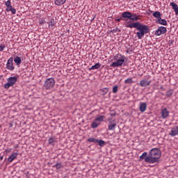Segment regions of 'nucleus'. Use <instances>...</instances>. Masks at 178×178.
<instances>
[{"label": "nucleus", "mask_w": 178, "mask_h": 178, "mask_svg": "<svg viewBox=\"0 0 178 178\" xmlns=\"http://www.w3.org/2000/svg\"><path fill=\"white\" fill-rule=\"evenodd\" d=\"M126 27H128L129 29H136V30H138L136 33V35L139 40H141L143 38V36L145 34H147V33L149 32V28L147 25H143L140 22H134L131 24H129L126 26Z\"/></svg>", "instance_id": "1"}, {"label": "nucleus", "mask_w": 178, "mask_h": 178, "mask_svg": "<svg viewBox=\"0 0 178 178\" xmlns=\"http://www.w3.org/2000/svg\"><path fill=\"white\" fill-rule=\"evenodd\" d=\"M161 155L162 152L159 148H153L149 152L148 156L145 158V162H147V163L159 162Z\"/></svg>", "instance_id": "2"}, {"label": "nucleus", "mask_w": 178, "mask_h": 178, "mask_svg": "<svg viewBox=\"0 0 178 178\" xmlns=\"http://www.w3.org/2000/svg\"><path fill=\"white\" fill-rule=\"evenodd\" d=\"M115 62H113L110 66L111 67H119L122 66L124 61L126 60V57L122 54H118L114 57Z\"/></svg>", "instance_id": "3"}, {"label": "nucleus", "mask_w": 178, "mask_h": 178, "mask_svg": "<svg viewBox=\"0 0 178 178\" xmlns=\"http://www.w3.org/2000/svg\"><path fill=\"white\" fill-rule=\"evenodd\" d=\"M55 86V79L54 78H48L45 80L43 88L45 90H52Z\"/></svg>", "instance_id": "4"}, {"label": "nucleus", "mask_w": 178, "mask_h": 178, "mask_svg": "<svg viewBox=\"0 0 178 178\" xmlns=\"http://www.w3.org/2000/svg\"><path fill=\"white\" fill-rule=\"evenodd\" d=\"M7 83L3 85L4 88L9 90L10 87H13L17 83V76H10L7 79Z\"/></svg>", "instance_id": "5"}, {"label": "nucleus", "mask_w": 178, "mask_h": 178, "mask_svg": "<svg viewBox=\"0 0 178 178\" xmlns=\"http://www.w3.org/2000/svg\"><path fill=\"white\" fill-rule=\"evenodd\" d=\"M5 5L6 6V11L7 12H11L13 15H15L16 13V9H15L11 4L10 0H8L5 2Z\"/></svg>", "instance_id": "6"}, {"label": "nucleus", "mask_w": 178, "mask_h": 178, "mask_svg": "<svg viewBox=\"0 0 178 178\" xmlns=\"http://www.w3.org/2000/svg\"><path fill=\"white\" fill-rule=\"evenodd\" d=\"M6 69L8 70H15V65H13V58L10 57L6 63Z\"/></svg>", "instance_id": "7"}, {"label": "nucleus", "mask_w": 178, "mask_h": 178, "mask_svg": "<svg viewBox=\"0 0 178 178\" xmlns=\"http://www.w3.org/2000/svg\"><path fill=\"white\" fill-rule=\"evenodd\" d=\"M166 27L165 26H159L158 30L155 31V35H162L166 33Z\"/></svg>", "instance_id": "8"}, {"label": "nucleus", "mask_w": 178, "mask_h": 178, "mask_svg": "<svg viewBox=\"0 0 178 178\" xmlns=\"http://www.w3.org/2000/svg\"><path fill=\"white\" fill-rule=\"evenodd\" d=\"M151 84V81L147 79H142L140 81L139 86L140 87H148Z\"/></svg>", "instance_id": "9"}, {"label": "nucleus", "mask_w": 178, "mask_h": 178, "mask_svg": "<svg viewBox=\"0 0 178 178\" xmlns=\"http://www.w3.org/2000/svg\"><path fill=\"white\" fill-rule=\"evenodd\" d=\"M161 114L162 119H166L167 118H169V111H168V108H166L161 110Z\"/></svg>", "instance_id": "10"}, {"label": "nucleus", "mask_w": 178, "mask_h": 178, "mask_svg": "<svg viewBox=\"0 0 178 178\" xmlns=\"http://www.w3.org/2000/svg\"><path fill=\"white\" fill-rule=\"evenodd\" d=\"M177 134H178V127L175 126L171 128V131L169 135L171 136V137H175V136H177Z\"/></svg>", "instance_id": "11"}, {"label": "nucleus", "mask_w": 178, "mask_h": 178, "mask_svg": "<svg viewBox=\"0 0 178 178\" xmlns=\"http://www.w3.org/2000/svg\"><path fill=\"white\" fill-rule=\"evenodd\" d=\"M17 155H19V154L17 152H15L13 153L8 158V162H9V163H12L13 161H15V159H16L17 158Z\"/></svg>", "instance_id": "12"}, {"label": "nucleus", "mask_w": 178, "mask_h": 178, "mask_svg": "<svg viewBox=\"0 0 178 178\" xmlns=\"http://www.w3.org/2000/svg\"><path fill=\"white\" fill-rule=\"evenodd\" d=\"M139 111L142 113L145 112L147 111V103L140 102L139 106Z\"/></svg>", "instance_id": "13"}, {"label": "nucleus", "mask_w": 178, "mask_h": 178, "mask_svg": "<svg viewBox=\"0 0 178 178\" xmlns=\"http://www.w3.org/2000/svg\"><path fill=\"white\" fill-rule=\"evenodd\" d=\"M116 123L113 122V121H109L108 122V130L113 131L116 129Z\"/></svg>", "instance_id": "14"}, {"label": "nucleus", "mask_w": 178, "mask_h": 178, "mask_svg": "<svg viewBox=\"0 0 178 178\" xmlns=\"http://www.w3.org/2000/svg\"><path fill=\"white\" fill-rule=\"evenodd\" d=\"M122 17H124V18H127V19H131L132 17V14L131 12H129V11H126V12H124L122 14Z\"/></svg>", "instance_id": "15"}, {"label": "nucleus", "mask_w": 178, "mask_h": 178, "mask_svg": "<svg viewBox=\"0 0 178 178\" xmlns=\"http://www.w3.org/2000/svg\"><path fill=\"white\" fill-rule=\"evenodd\" d=\"M170 6H172L174 12L175 13V15H178V6L176 4V3L171 2Z\"/></svg>", "instance_id": "16"}, {"label": "nucleus", "mask_w": 178, "mask_h": 178, "mask_svg": "<svg viewBox=\"0 0 178 178\" xmlns=\"http://www.w3.org/2000/svg\"><path fill=\"white\" fill-rule=\"evenodd\" d=\"M156 23H159V24H162L163 26H168V22L165 19H162V17L159 18Z\"/></svg>", "instance_id": "17"}, {"label": "nucleus", "mask_w": 178, "mask_h": 178, "mask_svg": "<svg viewBox=\"0 0 178 178\" xmlns=\"http://www.w3.org/2000/svg\"><path fill=\"white\" fill-rule=\"evenodd\" d=\"M14 62L17 65V66H20L22 63V58L19 56H16L14 58Z\"/></svg>", "instance_id": "18"}, {"label": "nucleus", "mask_w": 178, "mask_h": 178, "mask_svg": "<svg viewBox=\"0 0 178 178\" xmlns=\"http://www.w3.org/2000/svg\"><path fill=\"white\" fill-rule=\"evenodd\" d=\"M66 2V0H55L54 3L57 5V6H60L63 5Z\"/></svg>", "instance_id": "19"}, {"label": "nucleus", "mask_w": 178, "mask_h": 178, "mask_svg": "<svg viewBox=\"0 0 178 178\" xmlns=\"http://www.w3.org/2000/svg\"><path fill=\"white\" fill-rule=\"evenodd\" d=\"M109 91V88H104L100 90V94L101 95H106Z\"/></svg>", "instance_id": "20"}, {"label": "nucleus", "mask_w": 178, "mask_h": 178, "mask_svg": "<svg viewBox=\"0 0 178 178\" xmlns=\"http://www.w3.org/2000/svg\"><path fill=\"white\" fill-rule=\"evenodd\" d=\"M153 16L154 17H156V19H158V20H159V19H161V16H162V14L159 11H155L153 13Z\"/></svg>", "instance_id": "21"}, {"label": "nucleus", "mask_w": 178, "mask_h": 178, "mask_svg": "<svg viewBox=\"0 0 178 178\" xmlns=\"http://www.w3.org/2000/svg\"><path fill=\"white\" fill-rule=\"evenodd\" d=\"M99 67H101V64L99 63H97L95 65L88 68V70H95V69H99Z\"/></svg>", "instance_id": "22"}, {"label": "nucleus", "mask_w": 178, "mask_h": 178, "mask_svg": "<svg viewBox=\"0 0 178 178\" xmlns=\"http://www.w3.org/2000/svg\"><path fill=\"white\" fill-rule=\"evenodd\" d=\"M56 143V138H55V137L49 138V144H50L51 145H55Z\"/></svg>", "instance_id": "23"}, {"label": "nucleus", "mask_w": 178, "mask_h": 178, "mask_svg": "<svg viewBox=\"0 0 178 178\" xmlns=\"http://www.w3.org/2000/svg\"><path fill=\"white\" fill-rule=\"evenodd\" d=\"M165 95L168 98H170V96L173 95V89H170L169 90H167Z\"/></svg>", "instance_id": "24"}, {"label": "nucleus", "mask_w": 178, "mask_h": 178, "mask_svg": "<svg viewBox=\"0 0 178 178\" xmlns=\"http://www.w3.org/2000/svg\"><path fill=\"white\" fill-rule=\"evenodd\" d=\"M140 18H138V15H134L132 14V17L129 18L130 20H132V22H137Z\"/></svg>", "instance_id": "25"}, {"label": "nucleus", "mask_w": 178, "mask_h": 178, "mask_svg": "<svg viewBox=\"0 0 178 178\" xmlns=\"http://www.w3.org/2000/svg\"><path fill=\"white\" fill-rule=\"evenodd\" d=\"M88 141L89 143H95V144H97V143H98V139L95 138H89L88 139Z\"/></svg>", "instance_id": "26"}, {"label": "nucleus", "mask_w": 178, "mask_h": 178, "mask_svg": "<svg viewBox=\"0 0 178 178\" xmlns=\"http://www.w3.org/2000/svg\"><path fill=\"white\" fill-rule=\"evenodd\" d=\"M104 119H105V116L101 115L100 117L97 118L95 120V122H104Z\"/></svg>", "instance_id": "27"}, {"label": "nucleus", "mask_w": 178, "mask_h": 178, "mask_svg": "<svg viewBox=\"0 0 178 178\" xmlns=\"http://www.w3.org/2000/svg\"><path fill=\"white\" fill-rule=\"evenodd\" d=\"M98 126H99V123L97 122V121H95L91 124L92 129H97V127H98Z\"/></svg>", "instance_id": "28"}, {"label": "nucleus", "mask_w": 178, "mask_h": 178, "mask_svg": "<svg viewBox=\"0 0 178 178\" xmlns=\"http://www.w3.org/2000/svg\"><path fill=\"white\" fill-rule=\"evenodd\" d=\"M147 152H145L143 153V154L140 156V161H143V159H145V158H147Z\"/></svg>", "instance_id": "29"}, {"label": "nucleus", "mask_w": 178, "mask_h": 178, "mask_svg": "<svg viewBox=\"0 0 178 178\" xmlns=\"http://www.w3.org/2000/svg\"><path fill=\"white\" fill-rule=\"evenodd\" d=\"M125 84H131L133 83V79L131 78H129L124 81Z\"/></svg>", "instance_id": "30"}, {"label": "nucleus", "mask_w": 178, "mask_h": 178, "mask_svg": "<svg viewBox=\"0 0 178 178\" xmlns=\"http://www.w3.org/2000/svg\"><path fill=\"white\" fill-rule=\"evenodd\" d=\"M97 143L100 147H104V145H105V141L102 140H98Z\"/></svg>", "instance_id": "31"}, {"label": "nucleus", "mask_w": 178, "mask_h": 178, "mask_svg": "<svg viewBox=\"0 0 178 178\" xmlns=\"http://www.w3.org/2000/svg\"><path fill=\"white\" fill-rule=\"evenodd\" d=\"M49 26L54 27V26H55V21L54 19H50L49 22Z\"/></svg>", "instance_id": "32"}, {"label": "nucleus", "mask_w": 178, "mask_h": 178, "mask_svg": "<svg viewBox=\"0 0 178 178\" xmlns=\"http://www.w3.org/2000/svg\"><path fill=\"white\" fill-rule=\"evenodd\" d=\"M54 168L56 169H60L62 168V163H57L55 165Z\"/></svg>", "instance_id": "33"}, {"label": "nucleus", "mask_w": 178, "mask_h": 178, "mask_svg": "<svg viewBox=\"0 0 178 178\" xmlns=\"http://www.w3.org/2000/svg\"><path fill=\"white\" fill-rule=\"evenodd\" d=\"M118 86H114V87L113 88V92L114 94H116V92H118Z\"/></svg>", "instance_id": "34"}, {"label": "nucleus", "mask_w": 178, "mask_h": 178, "mask_svg": "<svg viewBox=\"0 0 178 178\" xmlns=\"http://www.w3.org/2000/svg\"><path fill=\"white\" fill-rule=\"evenodd\" d=\"M5 49V44H0V52Z\"/></svg>", "instance_id": "35"}, {"label": "nucleus", "mask_w": 178, "mask_h": 178, "mask_svg": "<svg viewBox=\"0 0 178 178\" xmlns=\"http://www.w3.org/2000/svg\"><path fill=\"white\" fill-rule=\"evenodd\" d=\"M10 151H12V149H6L4 151V154H9L10 152Z\"/></svg>", "instance_id": "36"}, {"label": "nucleus", "mask_w": 178, "mask_h": 178, "mask_svg": "<svg viewBox=\"0 0 178 178\" xmlns=\"http://www.w3.org/2000/svg\"><path fill=\"white\" fill-rule=\"evenodd\" d=\"M120 20H122V17L117 19H116V22H120Z\"/></svg>", "instance_id": "37"}, {"label": "nucleus", "mask_w": 178, "mask_h": 178, "mask_svg": "<svg viewBox=\"0 0 178 178\" xmlns=\"http://www.w3.org/2000/svg\"><path fill=\"white\" fill-rule=\"evenodd\" d=\"M3 159V156H0V162L1 161H2Z\"/></svg>", "instance_id": "38"}, {"label": "nucleus", "mask_w": 178, "mask_h": 178, "mask_svg": "<svg viewBox=\"0 0 178 178\" xmlns=\"http://www.w3.org/2000/svg\"><path fill=\"white\" fill-rule=\"evenodd\" d=\"M161 90H162L163 91H165V88H163V86H161Z\"/></svg>", "instance_id": "39"}, {"label": "nucleus", "mask_w": 178, "mask_h": 178, "mask_svg": "<svg viewBox=\"0 0 178 178\" xmlns=\"http://www.w3.org/2000/svg\"><path fill=\"white\" fill-rule=\"evenodd\" d=\"M127 54H129V50H127Z\"/></svg>", "instance_id": "40"}, {"label": "nucleus", "mask_w": 178, "mask_h": 178, "mask_svg": "<svg viewBox=\"0 0 178 178\" xmlns=\"http://www.w3.org/2000/svg\"><path fill=\"white\" fill-rule=\"evenodd\" d=\"M0 79H1V76H0Z\"/></svg>", "instance_id": "41"}]
</instances>
